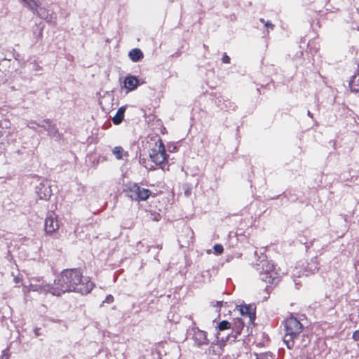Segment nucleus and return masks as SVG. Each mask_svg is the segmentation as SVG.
I'll use <instances>...</instances> for the list:
<instances>
[{
    "label": "nucleus",
    "mask_w": 359,
    "mask_h": 359,
    "mask_svg": "<svg viewBox=\"0 0 359 359\" xmlns=\"http://www.w3.org/2000/svg\"><path fill=\"white\" fill-rule=\"evenodd\" d=\"M94 287V283L88 277H82L79 271L67 269L63 271L55 280L52 294L60 296L66 292L89 293Z\"/></svg>",
    "instance_id": "obj_1"
},
{
    "label": "nucleus",
    "mask_w": 359,
    "mask_h": 359,
    "mask_svg": "<svg viewBox=\"0 0 359 359\" xmlns=\"http://www.w3.org/2000/svg\"><path fill=\"white\" fill-rule=\"evenodd\" d=\"M285 334L283 340L287 348H291L294 344V338L302 332V325L297 318L290 317L285 320Z\"/></svg>",
    "instance_id": "obj_2"
},
{
    "label": "nucleus",
    "mask_w": 359,
    "mask_h": 359,
    "mask_svg": "<svg viewBox=\"0 0 359 359\" xmlns=\"http://www.w3.org/2000/svg\"><path fill=\"white\" fill-rule=\"evenodd\" d=\"M149 157L156 165H159L165 161L167 154L165 147L161 140H158L149 153Z\"/></svg>",
    "instance_id": "obj_3"
},
{
    "label": "nucleus",
    "mask_w": 359,
    "mask_h": 359,
    "mask_svg": "<svg viewBox=\"0 0 359 359\" xmlns=\"http://www.w3.org/2000/svg\"><path fill=\"white\" fill-rule=\"evenodd\" d=\"M60 225L57 216L51 213L46 217L44 222V230L47 234L51 235L59 229Z\"/></svg>",
    "instance_id": "obj_4"
},
{
    "label": "nucleus",
    "mask_w": 359,
    "mask_h": 359,
    "mask_svg": "<svg viewBox=\"0 0 359 359\" xmlns=\"http://www.w3.org/2000/svg\"><path fill=\"white\" fill-rule=\"evenodd\" d=\"M31 291L38 292L41 293H52L53 287H50L48 285H40L39 283H34V280H31L29 285H23V292L25 294H28Z\"/></svg>",
    "instance_id": "obj_5"
},
{
    "label": "nucleus",
    "mask_w": 359,
    "mask_h": 359,
    "mask_svg": "<svg viewBox=\"0 0 359 359\" xmlns=\"http://www.w3.org/2000/svg\"><path fill=\"white\" fill-rule=\"evenodd\" d=\"M130 196L135 200H146L151 195V191L149 189L140 188L136 184L131 186L130 188Z\"/></svg>",
    "instance_id": "obj_6"
},
{
    "label": "nucleus",
    "mask_w": 359,
    "mask_h": 359,
    "mask_svg": "<svg viewBox=\"0 0 359 359\" xmlns=\"http://www.w3.org/2000/svg\"><path fill=\"white\" fill-rule=\"evenodd\" d=\"M266 268V271L261 273L260 278L267 284H273L277 283L278 278L274 276L275 273L271 271L272 266L267 264Z\"/></svg>",
    "instance_id": "obj_7"
},
{
    "label": "nucleus",
    "mask_w": 359,
    "mask_h": 359,
    "mask_svg": "<svg viewBox=\"0 0 359 359\" xmlns=\"http://www.w3.org/2000/svg\"><path fill=\"white\" fill-rule=\"evenodd\" d=\"M139 84V80L135 76H126L123 81V87L127 89V91H132L135 90Z\"/></svg>",
    "instance_id": "obj_8"
},
{
    "label": "nucleus",
    "mask_w": 359,
    "mask_h": 359,
    "mask_svg": "<svg viewBox=\"0 0 359 359\" xmlns=\"http://www.w3.org/2000/svg\"><path fill=\"white\" fill-rule=\"evenodd\" d=\"M194 340L199 344V345H203L207 344L208 343V339L207 338V334L206 332L197 330L195 331L194 334Z\"/></svg>",
    "instance_id": "obj_9"
},
{
    "label": "nucleus",
    "mask_w": 359,
    "mask_h": 359,
    "mask_svg": "<svg viewBox=\"0 0 359 359\" xmlns=\"http://www.w3.org/2000/svg\"><path fill=\"white\" fill-rule=\"evenodd\" d=\"M126 109V106L121 107L114 116L112 118L113 123L116 125H118L122 122L124 118V113Z\"/></svg>",
    "instance_id": "obj_10"
},
{
    "label": "nucleus",
    "mask_w": 359,
    "mask_h": 359,
    "mask_svg": "<svg viewBox=\"0 0 359 359\" xmlns=\"http://www.w3.org/2000/svg\"><path fill=\"white\" fill-rule=\"evenodd\" d=\"M129 57L133 62H137L143 57V53L138 48L133 49L129 52Z\"/></svg>",
    "instance_id": "obj_11"
},
{
    "label": "nucleus",
    "mask_w": 359,
    "mask_h": 359,
    "mask_svg": "<svg viewBox=\"0 0 359 359\" xmlns=\"http://www.w3.org/2000/svg\"><path fill=\"white\" fill-rule=\"evenodd\" d=\"M237 309L239 310L242 316H249L250 319L252 320L254 318V314L250 312V309L247 306H238Z\"/></svg>",
    "instance_id": "obj_12"
},
{
    "label": "nucleus",
    "mask_w": 359,
    "mask_h": 359,
    "mask_svg": "<svg viewBox=\"0 0 359 359\" xmlns=\"http://www.w3.org/2000/svg\"><path fill=\"white\" fill-rule=\"evenodd\" d=\"M352 90L359 92V76H354L349 83Z\"/></svg>",
    "instance_id": "obj_13"
},
{
    "label": "nucleus",
    "mask_w": 359,
    "mask_h": 359,
    "mask_svg": "<svg viewBox=\"0 0 359 359\" xmlns=\"http://www.w3.org/2000/svg\"><path fill=\"white\" fill-rule=\"evenodd\" d=\"M217 327H218L219 331H223V330H225L230 329L231 325H230V323L228 321L222 320V322H220L218 324Z\"/></svg>",
    "instance_id": "obj_14"
},
{
    "label": "nucleus",
    "mask_w": 359,
    "mask_h": 359,
    "mask_svg": "<svg viewBox=\"0 0 359 359\" xmlns=\"http://www.w3.org/2000/svg\"><path fill=\"white\" fill-rule=\"evenodd\" d=\"M20 1L25 4L32 9H34L38 6L36 0H20Z\"/></svg>",
    "instance_id": "obj_15"
},
{
    "label": "nucleus",
    "mask_w": 359,
    "mask_h": 359,
    "mask_svg": "<svg viewBox=\"0 0 359 359\" xmlns=\"http://www.w3.org/2000/svg\"><path fill=\"white\" fill-rule=\"evenodd\" d=\"M123 151V148L121 147H116L113 149V154L116 156V158L117 159L122 158Z\"/></svg>",
    "instance_id": "obj_16"
},
{
    "label": "nucleus",
    "mask_w": 359,
    "mask_h": 359,
    "mask_svg": "<svg viewBox=\"0 0 359 359\" xmlns=\"http://www.w3.org/2000/svg\"><path fill=\"white\" fill-rule=\"evenodd\" d=\"M213 248L216 254H222L224 251L222 245L219 244L215 245Z\"/></svg>",
    "instance_id": "obj_17"
},
{
    "label": "nucleus",
    "mask_w": 359,
    "mask_h": 359,
    "mask_svg": "<svg viewBox=\"0 0 359 359\" xmlns=\"http://www.w3.org/2000/svg\"><path fill=\"white\" fill-rule=\"evenodd\" d=\"M49 133L50 135L56 136L57 131L55 130L54 126H51V128L49 130Z\"/></svg>",
    "instance_id": "obj_18"
},
{
    "label": "nucleus",
    "mask_w": 359,
    "mask_h": 359,
    "mask_svg": "<svg viewBox=\"0 0 359 359\" xmlns=\"http://www.w3.org/2000/svg\"><path fill=\"white\" fill-rule=\"evenodd\" d=\"M224 305V302L222 301H217L216 302L215 304L213 305L214 306H216V307H222V306Z\"/></svg>",
    "instance_id": "obj_19"
},
{
    "label": "nucleus",
    "mask_w": 359,
    "mask_h": 359,
    "mask_svg": "<svg viewBox=\"0 0 359 359\" xmlns=\"http://www.w3.org/2000/svg\"><path fill=\"white\" fill-rule=\"evenodd\" d=\"M353 337L354 339L358 340L359 339V331H355L353 334Z\"/></svg>",
    "instance_id": "obj_20"
},
{
    "label": "nucleus",
    "mask_w": 359,
    "mask_h": 359,
    "mask_svg": "<svg viewBox=\"0 0 359 359\" xmlns=\"http://www.w3.org/2000/svg\"><path fill=\"white\" fill-rule=\"evenodd\" d=\"M222 60L225 63H229V61H230V58L227 55H224L223 58H222Z\"/></svg>",
    "instance_id": "obj_21"
},
{
    "label": "nucleus",
    "mask_w": 359,
    "mask_h": 359,
    "mask_svg": "<svg viewBox=\"0 0 359 359\" xmlns=\"http://www.w3.org/2000/svg\"><path fill=\"white\" fill-rule=\"evenodd\" d=\"M113 301V297L111 295H109L106 297V302H111Z\"/></svg>",
    "instance_id": "obj_22"
},
{
    "label": "nucleus",
    "mask_w": 359,
    "mask_h": 359,
    "mask_svg": "<svg viewBox=\"0 0 359 359\" xmlns=\"http://www.w3.org/2000/svg\"><path fill=\"white\" fill-rule=\"evenodd\" d=\"M357 76H359V65H358V69H357Z\"/></svg>",
    "instance_id": "obj_23"
},
{
    "label": "nucleus",
    "mask_w": 359,
    "mask_h": 359,
    "mask_svg": "<svg viewBox=\"0 0 359 359\" xmlns=\"http://www.w3.org/2000/svg\"><path fill=\"white\" fill-rule=\"evenodd\" d=\"M269 25H270V26H271V24H269V23H268V22L266 24V27H268V26H269Z\"/></svg>",
    "instance_id": "obj_24"
},
{
    "label": "nucleus",
    "mask_w": 359,
    "mask_h": 359,
    "mask_svg": "<svg viewBox=\"0 0 359 359\" xmlns=\"http://www.w3.org/2000/svg\"><path fill=\"white\" fill-rule=\"evenodd\" d=\"M257 359H258V358H257Z\"/></svg>",
    "instance_id": "obj_25"
}]
</instances>
